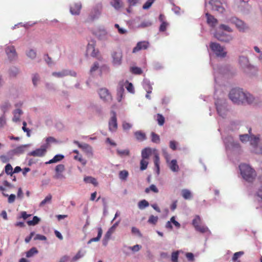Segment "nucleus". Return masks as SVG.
<instances>
[{
    "instance_id": "49530a36",
    "label": "nucleus",
    "mask_w": 262,
    "mask_h": 262,
    "mask_svg": "<svg viewBox=\"0 0 262 262\" xmlns=\"http://www.w3.org/2000/svg\"><path fill=\"white\" fill-rule=\"evenodd\" d=\"M40 220V218L38 216H34L32 220L27 221V224L29 226H35L38 224Z\"/></svg>"
},
{
    "instance_id": "f03ea898",
    "label": "nucleus",
    "mask_w": 262,
    "mask_h": 262,
    "mask_svg": "<svg viewBox=\"0 0 262 262\" xmlns=\"http://www.w3.org/2000/svg\"><path fill=\"white\" fill-rule=\"evenodd\" d=\"M238 63L244 72L249 76H254L257 75L258 68L250 63L247 56L244 55L239 56Z\"/></svg>"
},
{
    "instance_id": "37998d69",
    "label": "nucleus",
    "mask_w": 262,
    "mask_h": 262,
    "mask_svg": "<svg viewBox=\"0 0 262 262\" xmlns=\"http://www.w3.org/2000/svg\"><path fill=\"white\" fill-rule=\"evenodd\" d=\"M38 251L35 247L31 248L26 252V257L28 258L32 257L34 254H37Z\"/></svg>"
},
{
    "instance_id": "a878e982",
    "label": "nucleus",
    "mask_w": 262,
    "mask_h": 262,
    "mask_svg": "<svg viewBox=\"0 0 262 262\" xmlns=\"http://www.w3.org/2000/svg\"><path fill=\"white\" fill-rule=\"evenodd\" d=\"M151 149L149 147H146L142 149L141 151V157L142 159H148L151 155Z\"/></svg>"
},
{
    "instance_id": "8fccbe9b",
    "label": "nucleus",
    "mask_w": 262,
    "mask_h": 262,
    "mask_svg": "<svg viewBox=\"0 0 262 262\" xmlns=\"http://www.w3.org/2000/svg\"><path fill=\"white\" fill-rule=\"evenodd\" d=\"M128 176V172L126 170H123L119 172V178L122 180H126Z\"/></svg>"
},
{
    "instance_id": "4c0bfd02",
    "label": "nucleus",
    "mask_w": 262,
    "mask_h": 262,
    "mask_svg": "<svg viewBox=\"0 0 262 262\" xmlns=\"http://www.w3.org/2000/svg\"><path fill=\"white\" fill-rule=\"evenodd\" d=\"M182 195L185 200H190L192 198L191 191L187 189H184L182 190Z\"/></svg>"
},
{
    "instance_id": "4468645a",
    "label": "nucleus",
    "mask_w": 262,
    "mask_h": 262,
    "mask_svg": "<svg viewBox=\"0 0 262 262\" xmlns=\"http://www.w3.org/2000/svg\"><path fill=\"white\" fill-rule=\"evenodd\" d=\"M113 58V64L114 66L118 67L121 65L122 63V53L120 49L114 51L112 54Z\"/></svg>"
},
{
    "instance_id": "f257e3e1",
    "label": "nucleus",
    "mask_w": 262,
    "mask_h": 262,
    "mask_svg": "<svg viewBox=\"0 0 262 262\" xmlns=\"http://www.w3.org/2000/svg\"><path fill=\"white\" fill-rule=\"evenodd\" d=\"M228 95L230 100L234 104L238 105L256 104L258 101L257 98L239 88L232 89Z\"/></svg>"
},
{
    "instance_id": "412c9836",
    "label": "nucleus",
    "mask_w": 262,
    "mask_h": 262,
    "mask_svg": "<svg viewBox=\"0 0 262 262\" xmlns=\"http://www.w3.org/2000/svg\"><path fill=\"white\" fill-rule=\"evenodd\" d=\"M205 15L207 18V24L211 27H214L217 23V20L213 15L210 14L208 12L205 13Z\"/></svg>"
},
{
    "instance_id": "dca6fc26",
    "label": "nucleus",
    "mask_w": 262,
    "mask_h": 262,
    "mask_svg": "<svg viewBox=\"0 0 262 262\" xmlns=\"http://www.w3.org/2000/svg\"><path fill=\"white\" fill-rule=\"evenodd\" d=\"M102 10L101 4H97L92 10L89 17L91 20L98 19L100 16Z\"/></svg>"
},
{
    "instance_id": "423d86ee",
    "label": "nucleus",
    "mask_w": 262,
    "mask_h": 262,
    "mask_svg": "<svg viewBox=\"0 0 262 262\" xmlns=\"http://www.w3.org/2000/svg\"><path fill=\"white\" fill-rule=\"evenodd\" d=\"M209 47L212 52L217 57L224 58L227 55V52L225 51V47L221 46L220 43L211 42Z\"/></svg>"
},
{
    "instance_id": "9b49d317",
    "label": "nucleus",
    "mask_w": 262,
    "mask_h": 262,
    "mask_svg": "<svg viewBox=\"0 0 262 262\" xmlns=\"http://www.w3.org/2000/svg\"><path fill=\"white\" fill-rule=\"evenodd\" d=\"M214 36L219 41L224 42H229L233 39L231 35L219 30L214 32Z\"/></svg>"
},
{
    "instance_id": "de8ad7c7",
    "label": "nucleus",
    "mask_w": 262,
    "mask_h": 262,
    "mask_svg": "<svg viewBox=\"0 0 262 262\" xmlns=\"http://www.w3.org/2000/svg\"><path fill=\"white\" fill-rule=\"evenodd\" d=\"M116 151L117 154L120 157L127 156H129L130 154L129 150L128 149L124 150H120L119 149H117L116 150Z\"/></svg>"
},
{
    "instance_id": "7c9ffc66",
    "label": "nucleus",
    "mask_w": 262,
    "mask_h": 262,
    "mask_svg": "<svg viewBox=\"0 0 262 262\" xmlns=\"http://www.w3.org/2000/svg\"><path fill=\"white\" fill-rule=\"evenodd\" d=\"M86 253V251L81 249L78 251L76 254L72 258V261H76L80 258L84 256Z\"/></svg>"
},
{
    "instance_id": "2eb2a0df",
    "label": "nucleus",
    "mask_w": 262,
    "mask_h": 262,
    "mask_svg": "<svg viewBox=\"0 0 262 262\" xmlns=\"http://www.w3.org/2000/svg\"><path fill=\"white\" fill-rule=\"evenodd\" d=\"M100 98L106 102H111L112 97L108 90L106 88H101L98 91Z\"/></svg>"
},
{
    "instance_id": "c03bdc74",
    "label": "nucleus",
    "mask_w": 262,
    "mask_h": 262,
    "mask_svg": "<svg viewBox=\"0 0 262 262\" xmlns=\"http://www.w3.org/2000/svg\"><path fill=\"white\" fill-rule=\"evenodd\" d=\"M5 171L6 173L8 175H10L12 176L14 172L13 171V168L11 165L10 163H8L5 167Z\"/></svg>"
},
{
    "instance_id": "c756f323",
    "label": "nucleus",
    "mask_w": 262,
    "mask_h": 262,
    "mask_svg": "<svg viewBox=\"0 0 262 262\" xmlns=\"http://www.w3.org/2000/svg\"><path fill=\"white\" fill-rule=\"evenodd\" d=\"M102 234V228L101 227L98 228V234H97V237L91 238L88 242V244H90L92 242H98L100 239Z\"/></svg>"
},
{
    "instance_id": "3c124183",
    "label": "nucleus",
    "mask_w": 262,
    "mask_h": 262,
    "mask_svg": "<svg viewBox=\"0 0 262 262\" xmlns=\"http://www.w3.org/2000/svg\"><path fill=\"white\" fill-rule=\"evenodd\" d=\"M151 141L155 143H159L160 139L159 136L154 132L151 133Z\"/></svg>"
},
{
    "instance_id": "1a4fd4ad",
    "label": "nucleus",
    "mask_w": 262,
    "mask_h": 262,
    "mask_svg": "<svg viewBox=\"0 0 262 262\" xmlns=\"http://www.w3.org/2000/svg\"><path fill=\"white\" fill-rule=\"evenodd\" d=\"M5 51L10 61H15L17 59L18 55L14 46L6 45L5 47Z\"/></svg>"
},
{
    "instance_id": "ea45409f",
    "label": "nucleus",
    "mask_w": 262,
    "mask_h": 262,
    "mask_svg": "<svg viewBox=\"0 0 262 262\" xmlns=\"http://www.w3.org/2000/svg\"><path fill=\"white\" fill-rule=\"evenodd\" d=\"M149 205V203L145 200H142L139 201L138 204V207L141 210L145 209L146 207H148Z\"/></svg>"
},
{
    "instance_id": "5fc2aeb1",
    "label": "nucleus",
    "mask_w": 262,
    "mask_h": 262,
    "mask_svg": "<svg viewBox=\"0 0 262 262\" xmlns=\"http://www.w3.org/2000/svg\"><path fill=\"white\" fill-rule=\"evenodd\" d=\"M180 251H176L171 253V260L172 262H179L178 258Z\"/></svg>"
},
{
    "instance_id": "79ce46f5",
    "label": "nucleus",
    "mask_w": 262,
    "mask_h": 262,
    "mask_svg": "<svg viewBox=\"0 0 262 262\" xmlns=\"http://www.w3.org/2000/svg\"><path fill=\"white\" fill-rule=\"evenodd\" d=\"M239 122L238 121H233L231 122L230 125V129L234 131L239 129Z\"/></svg>"
},
{
    "instance_id": "39448f33",
    "label": "nucleus",
    "mask_w": 262,
    "mask_h": 262,
    "mask_svg": "<svg viewBox=\"0 0 262 262\" xmlns=\"http://www.w3.org/2000/svg\"><path fill=\"white\" fill-rule=\"evenodd\" d=\"M222 1L224 0H210L208 3L205 2V11L209 8L212 11H216L220 13H223L225 9L222 6Z\"/></svg>"
},
{
    "instance_id": "0eeeda50",
    "label": "nucleus",
    "mask_w": 262,
    "mask_h": 262,
    "mask_svg": "<svg viewBox=\"0 0 262 262\" xmlns=\"http://www.w3.org/2000/svg\"><path fill=\"white\" fill-rule=\"evenodd\" d=\"M228 22L234 24L239 32H245L249 29V26L246 23L236 17L230 18Z\"/></svg>"
},
{
    "instance_id": "a211bd4d",
    "label": "nucleus",
    "mask_w": 262,
    "mask_h": 262,
    "mask_svg": "<svg viewBox=\"0 0 262 262\" xmlns=\"http://www.w3.org/2000/svg\"><path fill=\"white\" fill-rule=\"evenodd\" d=\"M52 75L58 78L63 77L68 75H70L73 77H76L77 73L73 71H71L69 70H63L60 72H53Z\"/></svg>"
},
{
    "instance_id": "bf43d9fd",
    "label": "nucleus",
    "mask_w": 262,
    "mask_h": 262,
    "mask_svg": "<svg viewBox=\"0 0 262 262\" xmlns=\"http://www.w3.org/2000/svg\"><path fill=\"white\" fill-rule=\"evenodd\" d=\"M19 72V69L15 67L11 68L9 70V74L11 76H16Z\"/></svg>"
},
{
    "instance_id": "69168bd1",
    "label": "nucleus",
    "mask_w": 262,
    "mask_h": 262,
    "mask_svg": "<svg viewBox=\"0 0 262 262\" xmlns=\"http://www.w3.org/2000/svg\"><path fill=\"white\" fill-rule=\"evenodd\" d=\"M157 121H158V124L160 126H162L164 123L165 118L162 115L158 114Z\"/></svg>"
},
{
    "instance_id": "a19ab883",
    "label": "nucleus",
    "mask_w": 262,
    "mask_h": 262,
    "mask_svg": "<svg viewBox=\"0 0 262 262\" xmlns=\"http://www.w3.org/2000/svg\"><path fill=\"white\" fill-rule=\"evenodd\" d=\"M239 137L240 141L243 143H247L248 141L250 142L251 137L249 134H242Z\"/></svg>"
},
{
    "instance_id": "0e129e2a",
    "label": "nucleus",
    "mask_w": 262,
    "mask_h": 262,
    "mask_svg": "<svg viewBox=\"0 0 262 262\" xmlns=\"http://www.w3.org/2000/svg\"><path fill=\"white\" fill-rule=\"evenodd\" d=\"M158 217L157 216L151 215L148 220V222L153 225H156L158 222Z\"/></svg>"
},
{
    "instance_id": "5701e85b",
    "label": "nucleus",
    "mask_w": 262,
    "mask_h": 262,
    "mask_svg": "<svg viewBox=\"0 0 262 262\" xmlns=\"http://www.w3.org/2000/svg\"><path fill=\"white\" fill-rule=\"evenodd\" d=\"M64 158V156L62 154H57L52 159L49 161L46 162L45 163L46 164H50L52 163H55L57 162H59L62 161Z\"/></svg>"
},
{
    "instance_id": "bb28decb",
    "label": "nucleus",
    "mask_w": 262,
    "mask_h": 262,
    "mask_svg": "<svg viewBox=\"0 0 262 262\" xmlns=\"http://www.w3.org/2000/svg\"><path fill=\"white\" fill-rule=\"evenodd\" d=\"M13 114L14 116L12 118V121L14 122L19 121L20 117L23 114L22 110L19 108L16 109L13 111Z\"/></svg>"
},
{
    "instance_id": "774afa93",
    "label": "nucleus",
    "mask_w": 262,
    "mask_h": 262,
    "mask_svg": "<svg viewBox=\"0 0 262 262\" xmlns=\"http://www.w3.org/2000/svg\"><path fill=\"white\" fill-rule=\"evenodd\" d=\"M6 124V118L4 114H3L0 117V129L4 127Z\"/></svg>"
},
{
    "instance_id": "c9c22d12",
    "label": "nucleus",
    "mask_w": 262,
    "mask_h": 262,
    "mask_svg": "<svg viewBox=\"0 0 262 262\" xmlns=\"http://www.w3.org/2000/svg\"><path fill=\"white\" fill-rule=\"evenodd\" d=\"M87 52L90 53L93 57H95L97 55V52L95 49L94 43H89L87 48Z\"/></svg>"
},
{
    "instance_id": "e2e57ef3",
    "label": "nucleus",
    "mask_w": 262,
    "mask_h": 262,
    "mask_svg": "<svg viewBox=\"0 0 262 262\" xmlns=\"http://www.w3.org/2000/svg\"><path fill=\"white\" fill-rule=\"evenodd\" d=\"M152 25V23L150 21H144L142 22L139 25H138V28H144L146 27H148L151 26Z\"/></svg>"
},
{
    "instance_id": "603ef678",
    "label": "nucleus",
    "mask_w": 262,
    "mask_h": 262,
    "mask_svg": "<svg viewBox=\"0 0 262 262\" xmlns=\"http://www.w3.org/2000/svg\"><path fill=\"white\" fill-rule=\"evenodd\" d=\"M26 55L29 58L34 59L36 58V52L34 50L31 49L27 51Z\"/></svg>"
},
{
    "instance_id": "b1692460",
    "label": "nucleus",
    "mask_w": 262,
    "mask_h": 262,
    "mask_svg": "<svg viewBox=\"0 0 262 262\" xmlns=\"http://www.w3.org/2000/svg\"><path fill=\"white\" fill-rule=\"evenodd\" d=\"M142 85L147 93H151L152 87L148 79L144 78L142 82Z\"/></svg>"
},
{
    "instance_id": "4d7b16f0",
    "label": "nucleus",
    "mask_w": 262,
    "mask_h": 262,
    "mask_svg": "<svg viewBox=\"0 0 262 262\" xmlns=\"http://www.w3.org/2000/svg\"><path fill=\"white\" fill-rule=\"evenodd\" d=\"M219 30L226 31L228 32H232L233 31L232 29L228 25L221 24L219 27Z\"/></svg>"
},
{
    "instance_id": "aec40b11",
    "label": "nucleus",
    "mask_w": 262,
    "mask_h": 262,
    "mask_svg": "<svg viewBox=\"0 0 262 262\" xmlns=\"http://www.w3.org/2000/svg\"><path fill=\"white\" fill-rule=\"evenodd\" d=\"M82 5L81 3H76L73 6H70V12L72 15H78L80 14Z\"/></svg>"
},
{
    "instance_id": "58836bf2",
    "label": "nucleus",
    "mask_w": 262,
    "mask_h": 262,
    "mask_svg": "<svg viewBox=\"0 0 262 262\" xmlns=\"http://www.w3.org/2000/svg\"><path fill=\"white\" fill-rule=\"evenodd\" d=\"M10 107H11V104L9 102H5L1 105L0 108L2 110V111L3 112V114L5 115V114L8 112V111L10 108Z\"/></svg>"
},
{
    "instance_id": "ddd939ff",
    "label": "nucleus",
    "mask_w": 262,
    "mask_h": 262,
    "mask_svg": "<svg viewBox=\"0 0 262 262\" xmlns=\"http://www.w3.org/2000/svg\"><path fill=\"white\" fill-rule=\"evenodd\" d=\"M47 148V144H42L40 148L29 152L28 155L33 157H43L46 154Z\"/></svg>"
},
{
    "instance_id": "473e14b6",
    "label": "nucleus",
    "mask_w": 262,
    "mask_h": 262,
    "mask_svg": "<svg viewBox=\"0 0 262 262\" xmlns=\"http://www.w3.org/2000/svg\"><path fill=\"white\" fill-rule=\"evenodd\" d=\"M29 146V144L21 145L14 148L16 155H20L23 154L26 148Z\"/></svg>"
},
{
    "instance_id": "4be33fe9",
    "label": "nucleus",
    "mask_w": 262,
    "mask_h": 262,
    "mask_svg": "<svg viewBox=\"0 0 262 262\" xmlns=\"http://www.w3.org/2000/svg\"><path fill=\"white\" fill-rule=\"evenodd\" d=\"M80 148L82 149L88 157H92L93 156V148L88 144L82 143Z\"/></svg>"
},
{
    "instance_id": "864d4df0",
    "label": "nucleus",
    "mask_w": 262,
    "mask_h": 262,
    "mask_svg": "<svg viewBox=\"0 0 262 262\" xmlns=\"http://www.w3.org/2000/svg\"><path fill=\"white\" fill-rule=\"evenodd\" d=\"M99 68V63L98 62L96 61L94 63L93 65L91 68L90 73L91 75H93V73L97 71Z\"/></svg>"
},
{
    "instance_id": "7ed1b4c3",
    "label": "nucleus",
    "mask_w": 262,
    "mask_h": 262,
    "mask_svg": "<svg viewBox=\"0 0 262 262\" xmlns=\"http://www.w3.org/2000/svg\"><path fill=\"white\" fill-rule=\"evenodd\" d=\"M241 174L245 181L248 182H252L256 177L255 171L249 165L241 164L239 165Z\"/></svg>"
},
{
    "instance_id": "393cba45",
    "label": "nucleus",
    "mask_w": 262,
    "mask_h": 262,
    "mask_svg": "<svg viewBox=\"0 0 262 262\" xmlns=\"http://www.w3.org/2000/svg\"><path fill=\"white\" fill-rule=\"evenodd\" d=\"M168 167L172 172H178L179 170V166L177 164V161L176 159L169 161Z\"/></svg>"
},
{
    "instance_id": "f704fd0d",
    "label": "nucleus",
    "mask_w": 262,
    "mask_h": 262,
    "mask_svg": "<svg viewBox=\"0 0 262 262\" xmlns=\"http://www.w3.org/2000/svg\"><path fill=\"white\" fill-rule=\"evenodd\" d=\"M154 162L156 168V172L159 174L160 172V158L157 154H156L154 156Z\"/></svg>"
},
{
    "instance_id": "09e8293b",
    "label": "nucleus",
    "mask_w": 262,
    "mask_h": 262,
    "mask_svg": "<svg viewBox=\"0 0 262 262\" xmlns=\"http://www.w3.org/2000/svg\"><path fill=\"white\" fill-rule=\"evenodd\" d=\"M52 195L49 194L39 204V207L44 206L47 203H50L52 200Z\"/></svg>"
},
{
    "instance_id": "6e6552de",
    "label": "nucleus",
    "mask_w": 262,
    "mask_h": 262,
    "mask_svg": "<svg viewBox=\"0 0 262 262\" xmlns=\"http://www.w3.org/2000/svg\"><path fill=\"white\" fill-rule=\"evenodd\" d=\"M224 143L227 150L238 149L241 146L238 141H235L231 136H228L224 139Z\"/></svg>"
},
{
    "instance_id": "f3484780",
    "label": "nucleus",
    "mask_w": 262,
    "mask_h": 262,
    "mask_svg": "<svg viewBox=\"0 0 262 262\" xmlns=\"http://www.w3.org/2000/svg\"><path fill=\"white\" fill-rule=\"evenodd\" d=\"M111 113L113 114L111 117L109 122L108 127L109 130L112 133L115 132L118 128V123L117 121L116 114L114 111H112Z\"/></svg>"
},
{
    "instance_id": "13d9d810",
    "label": "nucleus",
    "mask_w": 262,
    "mask_h": 262,
    "mask_svg": "<svg viewBox=\"0 0 262 262\" xmlns=\"http://www.w3.org/2000/svg\"><path fill=\"white\" fill-rule=\"evenodd\" d=\"M201 223V218L199 215H196L194 219L192 220V225L194 228H198L199 226V224Z\"/></svg>"
},
{
    "instance_id": "e433bc0d",
    "label": "nucleus",
    "mask_w": 262,
    "mask_h": 262,
    "mask_svg": "<svg viewBox=\"0 0 262 262\" xmlns=\"http://www.w3.org/2000/svg\"><path fill=\"white\" fill-rule=\"evenodd\" d=\"M83 181L86 183H91L93 184L94 186H97L98 185V182H97L96 179L91 176L85 177Z\"/></svg>"
},
{
    "instance_id": "20e7f679",
    "label": "nucleus",
    "mask_w": 262,
    "mask_h": 262,
    "mask_svg": "<svg viewBox=\"0 0 262 262\" xmlns=\"http://www.w3.org/2000/svg\"><path fill=\"white\" fill-rule=\"evenodd\" d=\"M215 105L218 115L225 118L228 112L226 99L224 98L217 99L215 102Z\"/></svg>"
},
{
    "instance_id": "c85d7f7f",
    "label": "nucleus",
    "mask_w": 262,
    "mask_h": 262,
    "mask_svg": "<svg viewBox=\"0 0 262 262\" xmlns=\"http://www.w3.org/2000/svg\"><path fill=\"white\" fill-rule=\"evenodd\" d=\"M124 93V89L123 85L119 86L117 89V99L118 102H120L123 97Z\"/></svg>"
},
{
    "instance_id": "9d476101",
    "label": "nucleus",
    "mask_w": 262,
    "mask_h": 262,
    "mask_svg": "<svg viewBox=\"0 0 262 262\" xmlns=\"http://www.w3.org/2000/svg\"><path fill=\"white\" fill-rule=\"evenodd\" d=\"M259 140V137H254L251 140V151L256 155H262V141L258 143Z\"/></svg>"
},
{
    "instance_id": "2f4dec72",
    "label": "nucleus",
    "mask_w": 262,
    "mask_h": 262,
    "mask_svg": "<svg viewBox=\"0 0 262 262\" xmlns=\"http://www.w3.org/2000/svg\"><path fill=\"white\" fill-rule=\"evenodd\" d=\"M120 223V221L116 222L111 227H110L105 235L107 236V237H111L112 234L115 232L116 228L118 226Z\"/></svg>"
},
{
    "instance_id": "cd10ccee",
    "label": "nucleus",
    "mask_w": 262,
    "mask_h": 262,
    "mask_svg": "<svg viewBox=\"0 0 262 262\" xmlns=\"http://www.w3.org/2000/svg\"><path fill=\"white\" fill-rule=\"evenodd\" d=\"M136 139L139 141H143L146 139V135L141 130H138L134 133Z\"/></svg>"
},
{
    "instance_id": "72a5a7b5",
    "label": "nucleus",
    "mask_w": 262,
    "mask_h": 262,
    "mask_svg": "<svg viewBox=\"0 0 262 262\" xmlns=\"http://www.w3.org/2000/svg\"><path fill=\"white\" fill-rule=\"evenodd\" d=\"M111 5L116 10H118L123 6V3L120 0H112Z\"/></svg>"
},
{
    "instance_id": "680f3d73",
    "label": "nucleus",
    "mask_w": 262,
    "mask_h": 262,
    "mask_svg": "<svg viewBox=\"0 0 262 262\" xmlns=\"http://www.w3.org/2000/svg\"><path fill=\"white\" fill-rule=\"evenodd\" d=\"M93 111L100 113L101 112V108L100 106L97 104L92 103L90 106Z\"/></svg>"
},
{
    "instance_id": "052dcab7",
    "label": "nucleus",
    "mask_w": 262,
    "mask_h": 262,
    "mask_svg": "<svg viewBox=\"0 0 262 262\" xmlns=\"http://www.w3.org/2000/svg\"><path fill=\"white\" fill-rule=\"evenodd\" d=\"M140 170L143 171L145 170L147 167V165L148 164V161H147L145 159H142L140 161Z\"/></svg>"
},
{
    "instance_id": "6ab92c4d",
    "label": "nucleus",
    "mask_w": 262,
    "mask_h": 262,
    "mask_svg": "<svg viewBox=\"0 0 262 262\" xmlns=\"http://www.w3.org/2000/svg\"><path fill=\"white\" fill-rule=\"evenodd\" d=\"M149 42L146 41H139L137 43L136 46L133 50V53H136L141 50H145L148 48Z\"/></svg>"
},
{
    "instance_id": "f8f14e48",
    "label": "nucleus",
    "mask_w": 262,
    "mask_h": 262,
    "mask_svg": "<svg viewBox=\"0 0 262 262\" xmlns=\"http://www.w3.org/2000/svg\"><path fill=\"white\" fill-rule=\"evenodd\" d=\"M217 69L219 73L228 76H232L236 73L235 69L230 65L220 66L218 67Z\"/></svg>"
},
{
    "instance_id": "338daca9",
    "label": "nucleus",
    "mask_w": 262,
    "mask_h": 262,
    "mask_svg": "<svg viewBox=\"0 0 262 262\" xmlns=\"http://www.w3.org/2000/svg\"><path fill=\"white\" fill-rule=\"evenodd\" d=\"M55 171V174L53 177L54 179L56 180L65 179V176L63 174L62 172H58L57 171Z\"/></svg>"
},
{
    "instance_id": "a18cd8bd",
    "label": "nucleus",
    "mask_w": 262,
    "mask_h": 262,
    "mask_svg": "<svg viewBox=\"0 0 262 262\" xmlns=\"http://www.w3.org/2000/svg\"><path fill=\"white\" fill-rule=\"evenodd\" d=\"M196 231H199L202 233H204L208 232L209 234H211L210 231L209 230L208 228L205 226H199L198 228L195 229Z\"/></svg>"
},
{
    "instance_id": "6e6d98bb",
    "label": "nucleus",
    "mask_w": 262,
    "mask_h": 262,
    "mask_svg": "<svg viewBox=\"0 0 262 262\" xmlns=\"http://www.w3.org/2000/svg\"><path fill=\"white\" fill-rule=\"evenodd\" d=\"M130 71L134 74H141L142 73V70L140 68L137 67H132L130 68Z\"/></svg>"
}]
</instances>
